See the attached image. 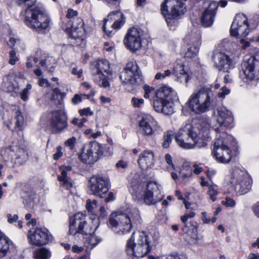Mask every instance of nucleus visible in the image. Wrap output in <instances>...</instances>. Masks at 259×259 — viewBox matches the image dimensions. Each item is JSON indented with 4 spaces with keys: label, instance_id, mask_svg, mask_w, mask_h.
Returning <instances> with one entry per match:
<instances>
[{
    "label": "nucleus",
    "instance_id": "1",
    "mask_svg": "<svg viewBox=\"0 0 259 259\" xmlns=\"http://www.w3.org/2000/svg\"><path fill=\"white\" fill-rule=\"evenodd\" d=\"M217 122L219 126L214 130L216 139L213 144V153L217 160L221 163H228L232 157V150L235 147L236 141L226 130L233 126L234 118L231 111L225 107L218 110Z\"/></svg>",
    "mask_w": 259,
    "mask_h": 259
},
{
    "label": "nucleus",
    "instance_id": "2",
    "mask_svg": "<svg viewBox=\"0 0 259 259\" xmlns=\"http://www.w3.org/2000/svg\"><path fill=\"white\" fill-rule=\"evenodd\" d=\"M177 98V93L174 89L165 85L162 86L155 93L153 108L157 112L171 115L174 112V101Z\"/></svg>",
    "mask_w": 259,
    "mask_h": 259
},
{
    "label": "nucleus",
    "instance_id": "3",
    "mask_svg": "<svg viewBox=\"0 0 259 259\" xmlns=\"http://www.w3.org/2000/svg\"><path fill=\"white\" fill-rule=\"evenodd\" d=\"M130 191L136 198L143 200L148 205L155 204L162 198L160 185L153 181L148 182L145 189L141 185L131 184Z\"/></svg>",
    "mask_w": 259,
    "mask_h": 259
},
{
    "label": "nucleus",
    "instance_id": "4",
    "mask_svg": "<svg viewBox=\"0 0 259 259\" xmlns=\"http://www.w3.org/2000/svg\"><path fill=\"white\" fill-rule=\"evenodd\" d=\"M213 100L212 92L209 89L203 88L193 93L190 96L187 104L192 112L200 114L208 111Z\"/></svg>",
    "mask_w": 259,
    "mask_h": 259
},
{
    "label": "nucleus",
    "instance_id": "5",
    "mask_svg": "<svg viewBox=\"0 0 259 259\" xmlns=\"http://www.w3.org/2000/svg\"><path fill=\"white\" fill-rule=\"evenodd\" d=\"M128 254L137 257L146 255L151 249L150 237L145 232L133 233L126 244Z\"/></svg>",
    "mask_w": 259,
    "mask_h": 259
},
{
    "label": "nucleus",
    "instance_id": "6",
    "mask_svg": "<svg viewBox=\"0 0 259 259\" xmlns=\"http://www.w3.org/2000/svg\"><path fill=\"white\" fill-rule=\"evenodd\" d=\"M141 222L139 210L134 208L128 214H112L109 219L108 225L111 228H118L119 231L123 234L129 232L133 225L140 224Z\"/></svg>",
    "mask_w": 259,
    "mask_h": 259
},
{
    "label": "nucleus",
    "instance_id": "7",
    "mask_svg": "<svg viewBox=\"0 0 259 259\" xmlns=\"http://www.w3.org/2000/svg\"><path fill=\"white\" fill-rule=\"evenodd\" d=\"M51 19L45 10L38 7L26 9L25 11V23L29 27L38 31L48 28Z\"/></svg>",
    "mask_w": 259,
    "mask_h": 259
},
{
    "label": "nucleus",
    "instance_id": "8",
    "mask_svg": "<svg viewBox=\"0 0 259 259\" xmlns=\"http://www.w3.org/2000/svg\"><path fill=\"white\" fill-rule=\"evenodd\" d=\"M161 13L168 25L178 17L184 14V3L180 0H165L160 6Z\"/></svg>",
    "mask_w": 259,
    "mask_h": 259
},
{
    "label": "nucleus",
    "instance_id": "9",
    "mask_svg": "<svg viewBox=\"0 0 259 259\" xmlns=\"http://www.w3.org/2000/svg\"><path fill=\"white\" fill-rule=\"evenodd\" d=\"M177 145L184 149L194 148L198 142V135L192 129L190 124H186L181 128L175 136Z\"/></svg>",
    "mask_w": 259,
    "mask_h": 259
},
{
    "label": "nucleus",
    "instance_id": "10",
    "mask_svg": "<svg viewBox=\"0 0 259 259\" xmlns=\"http://www.w3.org/2000/svg\"><path fill=\"white\" fill-rule=\"evenodd\" d=\"M102 154V145L96 142H90L82 148L79 158L82 162L91 164L97 161Z\"/></svg>",
    "mask_w": 259,
    "mask_h": 259
},
{
    "label": "nucleus",
    "instance_id": "11",
    "mask_svg": "<svg viewBox=\"0 0 259 259\" xmlns=\"http://www.w3.org/2000/svg\"><path fill=\"white\" fill-rule=\"evenodd\" d=\"M140 76L139 67L134 61L126 64L124 69L121 72L120 79L122 83L133 86L136 84Z\"/></svg>",
    "mask_w": 259,
    "mask_h": 259
},
{
    "label": "nucleus",
    "instance_id": "12",
    "mask_svg": "<svg viewBox=\"0 0 259 259\" xmlns=\"http://www.w3.org/2000/svg\"><path fill=\"white\" fill-rule=\"evenodd\" d=\"M29 243L35 246H42L48 244L52 236L46 228H37L34 230H30L27 234Z\"/></svg>",
    "mask_w": 259,
    "mask_h": 259
},
{
    "label": "nucleus",
    "instance_id": "13",
    "mask_svg": "<svg viewBox=\"0 0 259 259\" xmlns=\"http://www.w3.org/2000/svg\"><path fill=\"white\" fill-rule=\"evenodd\" d=\"M142 31L136 27L130 28L123 39L126 48L133 52L140 49L142 46Z\"/></svg>",
    "mask_w": 259,
    "mask_h": 259
},
{
    "label": "nucleus",
    "instance_id": "14",
    "mask_svg": "<svg viewBox=\"0 0 259 259\" xmlns=\"http://www.w3.org/2000/svg\"><path fill=\"white\" fill-rule=\"evenodd\" d=\"M139 132L144 136L153 135L158 126L157 122L149 114H142L138 121Z\"/></svg>",
    "mask_w": 259,
    "mask_h": 259
},
{
    "label": "nucleus",
    "instance_id": "15",
    "mask_svg": "<svg viewBox=\"0 0 259 259\" xmlns=\"http://www.w3.org/2000/svg\"><path fill=\"white\" fill-rule=\"evenodd\" d=\"M249 32L247 18L243 14L237 15L231 26V35L233 36L245 37L248 34Z\"/></svg>",
    "mask_w": 259,
    "mask_h": 259
},
{
    "label": "nucleus",
    "instance_id": "16",
    "mask_svg": "<svg viewBox=\"0 0 259 259\" xmlns=\"http://www.w3.org/2000/svg\"><path fill=\"white\" fill-rule=\"evenodd\" d=\"M257 58L258 56H251L242 63L243 75L248 80L259 79V59Z\"/></svg>",
    "mask_w": 259,
    "mask_h": 259
},
{
    "label": "nucleus",
    "instance_id": "17",
    "mask_svg": "<svg viewBox=\"0 0 259 259\" xmlns=\"http://www.w3.org/2000/svg\"><path fill=\"white\" fill-rule=\"evenodd\" d=\"M109 181L108 178L94 176L89 181V189L91 193L100 197L109 190Z\"/></svg>",
    "mask_w": 259,
    "mask_h": 259
},
{
    "label": "nucleus",
    "instance_id": "18",
    "mask_svg": "<svg viewBox=\"0 0 259 259\" xmlns=\"http://www.w3.org/2000/svg\"><path fill=\"white\" fill-rule=\"evenodd\" d=\"M50 125L52 132L55 134L60 133L67 127V117L64 110H59L52 112Z\"/></svg>",
    "mask_w": 259,
    "mask_h": 259
},
{
    "label": "nucleus",
    "instance_id": "19",
    "mask_svg": "<svg viewBox=\"0 0 259 259\" xmlns=\"http://www.w3.org/2000/svg\"><path fill=\"white\" fill-rule=\"evenodd\" d=\"M185 41L191 45L185 53L184 57L186 59L195 58L199 51V47L201 44L200 37L198 33L187 35L185 37Z\"/></svg>",
    "mask_w": 259,
    "mask_h": 259
},
{
    "label": "nucleus",
    "instance_id": "20",
    "mask_svg": "<svg viewBox=\"0 0 259 259\" xmlns=\"http://www.w3.org/2000/svg\"><path fill=\"white\" fill-rule=\"evenodd\" d=\"M216 67L220 71L228 72L232 66V61L229 57L223 52L214 51L211 56Z\"/></svg>",
    "mask_w": 259,
    "mask_h": 259
},
{
    "label": "nucleus",
    "instance_id": "21",
    "mask_svg": "<svg viewBox=\"0 0 259 259\" xmlns=\"http://www.w3.org/2000/svg\"><path fill=\"white\" fill-rule=\"evenodd\" d=\"M109 19H115V22L112 24V28L113 29H119L121 26H123L125 22V18L119 11H115L112 12L108 16L107 19H105L104 21V25L103 28L104 31L109 36H111L114 32L113 30L107 29L106 23Z\"/></svg>",
    "mask_w": 259,
    "mask_h": 259
},
{
    "label": "nucleus",
    "instance_id": "22",
    "mask_svg": "<svg viewBox=\"0 0 259 259\" xmlns=\"http://www.w3.org/2000/svg\"><path fill=\"white\" fill-rule=\"evenodd\" d=\"M218 4L216 2L210 3L202 14L201 21L204 27H209L213 23L217 13Z\"/></svg>",
    "mask_w": 259,
    "mask_h": 259
},
{
    "label": "nucleus",
    "instance_id": "23",
    "mask_svg": "<svg viewBox=\"0 0 259 259\" xmlns=\"http://www.w3.org/2000/svg\"><path fill=\"white\" fill-rule=\"evenodd\" d=\"M138 162L142 170L151 168L155 163L153 152L149 150H144L140 154Z\"/></svg>",
    "mask_w": 259,
    "mask_h": 259
},
{
    "label": "nucleus",
    "instance_id": "24",
    "mask_svg": "<svg viewBox=\"0 0 259 259\" xmlns=\"http://www.w3.org/2000/svg\"><path fill=\"white\" fill-rule=\"evenodd\" d=\"M61 171V175L58 177L59 181L62 182V186L67 189H70L73 187L74 184L72 180L67 177V173L72 170L71 166H62L60 167Z\"/></svg>",
    "mask_w": 259,
    "mask_h": 259
},
{
    "label": "nucleus",
    "instance_id": "25",
    "mask_svg": "<svg viewBox=\"0 0 259 259\" xmlns=\"http://www.w3.org/2000/svg\"><path fill=\"white\" fill-rule=\"evenodd\" d=\"M76 224L78 225L77 236H78L79 235H81L83 236H88V234H91L93 231L94 232L98 228V226H96L93 228L92 224L88 223L85 220V216L84 214L83 217L81 218V222H79L77 220Z\"/></svg>",
    "mask_w": 259,
    "mask_h": 259
},
{
    "label": "nucleus",
    "instance_id": "26",
    "mask_svg": "<svg viewBox=\"0 0 259 259\" xmlns=\"http://www.w3.org/2000/svg\"><path fill=\"white\" fill-rule=\"evenodd\" d=\"M76 224L78 225L77 236H78L79 235H81L83 236H88V234H91L93 231L94 232L98 228V226H96L93 228L92 224L88 223L85 220V216L84 214L83 217L81 218V222H79L77 220Z\"/></svg>",
    "mask_w": 259,
    "mask_h": 259
},
{
    "label": "nucleus",
    "instance_id": "27",
    "mask_svg": "<svg viewBox=\"0 0 259 259\" xmlns=\"http://www.w3.org/2000/svg\"><path fill=\"white\" fill-rule=\"evenodd\" d=\"M248 176L245 170H243L239 167H235L232 169L231 174L230 182L234 188L235 186L240 183L241 181H243Z\"/></svg>",
    "mask_w": 259,
    "mask_h": 259
},
{
    "label": "nucleus",
    "instance_id": "28",
    "mask_svg": "<svg viewBox=\"0 0 259 259\" xmlns=\"http://www.w3.org/2000/svg\"><path fill=\"white\" fill-rule=\"evenodd\" d=\"M69 23L71 24V31L76 33V35L74 34V36L82 38L85 32L83 20L78 18L73 22L69 21Z\"/></svg>",
    "mask_w": 259,
    "mask_h": 259
},
{
    "label": "nucleus",
    "instance_id": "29",
    "mask_svg": "<svg viewBox=\"0 0 259 259\" xmlns=\"http://www.w3.org/2000/svg\"><path fill=\"white\" fill-rule=\"evenodd\" d=\"M251 180L248 176L243 181L235 186L234 189L239 195H243L247 193L251 189Z\"/></svg>",
    "mask_w": 259,
    "mask_h": 259
},
{
    "label": "nucleus",
    "instance_id": "30",
    "mask_svg": "<svg viewBox=\"0 0 259 259\" xmlns=\"http://www.w3.org/2000/svg\"><path fill=\"white\" fill-rule=\"evenodd\" d=\"M83 214L77 213L70 218L69 233L73 236H77L78 232V225L76 224L77 220L81 222V218L83 217Z\"/></svg>",
    "mask_w": 259,
    "mask_h": 259
},
{
    "label": "nucleus",
    "instance_id": "31",
    "mask_svg": "<svg viewBox=\"0 0 259 259\" xmlns=\"http://www.w3.org/2000/svg\"><path fill=\"white\" fill-rule=\"evenodd\" d=\"M2 87L3 90L6 92H13L16 93L19 90V88L16 82L14 79L8 77L4 79Z\"/></svg>",
    "mask_w": 259,
    "mask_h": 259
},
{
    "label": "nucleus",
    "instance_id": "32",
    "mask_svg": "<svg viewBox=\"0 0 259 259\" xmlns=\"http://www.w3.org/2000/svg\"><path fill=\"white\" fill-rule=\"evenodd\" d=\"M94 233V232L93 231L91 234L86 236L85 240L84 243L88 248H93L102 241V239L95 236Z\"/></svg>",
    "mask_w": 259,
    "mask_h": 259
},
{
    "label": "nucleus",
    "instance_id": "33",
    "mask_svg": "<svg viewBox=\"0 0 259 259\" xmlns=\"http://www.w3.org/2000/svg\"><path fill=\"white\" fill-rule=\"evenodd\" d=\"M8 45L10 47L13 49L16 52L23 51L25 49V45L19 39H16L13 37H10Z\"/></svg>",
    "mask_w": 259,
    "mask_h": 259
},
{
    "label": "nucleus",
    "instance_id": "34",
    "mask_svg": "<svg viewBox=\"0 0 259 259\" xmlns=\"http://www.w3.org/2000/svg\"><path fill=\"white\" fill-rule=\"evenodd\" d=\"M94 80L100 87L106 88L110 86L107 78L102 73H97L94 75Z\"/></svg>",
    "mask_w": 259,
    "mask_h": 259
},
{
    "label": "nucleus",
    "instance_id": "35",
    "mask_svg": "<svg viewBox=\"0 0 259 259\" xmlns=\"http://www.w3.org/2000/svg\"><path fill=\"white\" fill-rule=\"evenodd\" d=\"M33 255L36 259H49L51 256V252L49 249L41 247L36 249Z\"/></svg>",
    "mask_w": 259,
    "mask_h": 259
},
{
    "label": "nucleus",
    "instance_id": "36",
    "mask_svg": "<svg viewBox=\"0 0 259 259\" xmlns=\"http://www.w3.org/2000/svg\"><path fill=\"white\" fill-rule=\"evenodd\" d=\"M14 119L15 120V129L19 131H22L24 125V118L20 111L16 110L15 112Z\"/></svg>",
    "mask_w": 259,
    "mask_h": 259
},
{
    "label": "nucleus",
    "instance_id": "37",
    "mask_svg": "<svg viewBox=\"0 0 259 259\" xmlns=\"http://www.w3.org/2000/svg\"><path fill=\"white\" fill-rule=\"evenodd\" d=\"M97 73H102L103 72L107 74L110 73V66L109 62L106 60H99L97 64Z\"/></svg>",
    "mask_w": 259,
    "mask_h": 259
},
{
    "label": "nucleus",
    "instance_id": "38",
    "mask_svg": "<svg viewBox=\"0 0 259 259\" xmlns=\"http://www.w3.org/2000/svg\"><path fill=\"white\" fill-rule=\"evenodd\" d=\"M9 149L13 152L16 151V158H21L26 160L28 158V154L23 149H21L17 146H11Z\"/></svg>",
    "mask_w": 259,
    "mask_h": 259
},
{
    "label": "nucleus",
    "instance_id": "39",
    "mask_svg": "<svg viewBox=\"0 0 259 259\" xmlns=\"http://www.w3.org/2000/svg\"><path fill=\"white\" fill-rule=\"evenodd\" d=\"M175 75V80L180 83L187 85L189 80L191 78V73H185L181 74V73H177V74H174Z\"/></svg>",
    "mask_w": 259,
    "mask_h": 259
},
{
    "label": "nucleus",
    "instance_id": "40",
    "mask_svg": "<svg viewBox=\"0 0 259 259\" xmlns=\"http://www.w3.org/2000/svg\"><path fill=\"white\" fill-rule=\"evenodd\" d=\"M181 178L185 181L186 179L190 178L192 175V170L188 164H184L180 171Z\"/></svg>",
    "mask_w": 259,
    "mask_h": 259
},
{
    "label": "nucleus",
    "instance_id": "41",
    "mask_svg": "<svg viewBox=\"0 0 259 259\" xmlns=\"http://www.w3.org/2000/svg\"><path fill=\"white\" fill-rule=\"evenodd\" d=\"M172 71V74H177V72L181 74L190 73L188 70L185 69L184 63L180 60H177L174 64Z\"/></svg>",
    "mask_w": 259,
    "mask_h": 259
},
{
    "label": "nucleus",
    "instance_id": "42",
    "mask_svg": "<svg viewBox=\"0 0 259 259\" xmlns=\"http://www.w3.org/2000/svg\"><path fill=\"white\" fill-rule=\"evenodd\" d=\"M231 43L227 39H223L220 41L217 46V50L219 52H222L223 51L229 50L230 49Z\"/></svg>",
    "mask_w": 259,
    "mask_h": 259
},
{
    "label": "nucleus",
    "instance_id": "43",
    "mask_svg": "<svg viewBox=\"0 0 259 259\" xmlns=\"http://www.w3.org/2000/svg\"><path fill=\"white\" fill-rule=\"evenodd\" d=\"M172 74V70L166 69L162 72H157L155 75V79L156 80H163Z\"/></svg>",
    "mask_w": 259,
    "mask_h": 259
},
{
    "label": "nucleus",
    "instance_id": "44",
    "mask_svg": "<svg viewBox=\"0 0 259 259\" xmlns=\"http://www.w3.org/2000/svg\"><path fill=\"white\" fill-rule=\"evenodd\" d=\"M172 137V134L171 131H168L165 134L163 137L164 141L162 143V146L164 148H167L169 147L171 142Z\"/></svg>",
    "mask_w": 259,
    "mask_h": 259
},
{
    "label": "nucleus",
    "instance_id": "45",
    "mask_svg": "<svg viewBox=\"0 0 259 259\" xmlns=\"http://www.w3.org/2000/svg\"><path fill=\"white\" fill-rule=\"evenodd\" d=\"M16 3L18 6L25 7L27 9L34 8L33 5L35 3V0H16Z\"/></svg>",
    "mask_w": 259,
    "mask_h": 259
},
{
    "label": "nucleus",
    "instance_id": "46",
    "mask_svg": "<svg viewBox=\"0 0 259 259\" xmlns=\"http://www.w3.org/2000/svg\"><path fill=\"white\" fill-rule=\"evenodd\" d=\"M40 64L42 67H48L56 64L55 59L52 57L48 56L45 60H41Z\"/></svg>",
    "mask_w": 259,
    "mask_h": 259
},
{
    "label": "nucleus",
    "instance_id": "47",
    "mask_svg": "<svg viewBox=\"0 0 259 259\" xmlns=\"http://www.w3.org/2000/svg\"><path fill=\"white\" fill-rule=\"evenodd\" d=\"M209 196V199L212 201H214L217 199V195L218 194L217 190L214 188V186L209 185L208 188V191L207 192Z\"/></svg>",
    "mask_w": 259,
    "mask_h": 259
},
{
    "label": "nucleus",
    "instance_id": "48",
    "mask_svg": "<svg viewBox=\"0 0 259 259\" xmlns=\"http://www.w3.org/2000/svg\"><path fill=\"white\" fill-rule=\"evenodd\" d=\"M19 61V58L16 55L15 50H11L9 53V63L11 65H14Z\"/></svg>",
    "mask_w": 259,
    "mask_h": 259
},
{
    "label": "nucleus",
    "instance_id": "49",
    "mask_svg": "<svg viewBox=\"0 0 259 259\" xmlns=\"http://www.w3.org/2000/svg\"><path fill=\"white\" fill-rule=\"evenodd\" d=\"M32 86L30 84H28L26 87L22 92L20 97L21 99L23 101H26L28 99V96L29 93V91L31 89Z\"/></svg>",
    "mask_w": 259,
    "mask_h": 259
},
{
    "label": "nucleus",
    "instance_id": "50",
    "mask_svg": "<svg viewBox=\"0 0 259 259\" xmlns=\"http://www.w3.org/2000/svg\"><path fill=\"white\" fill-rule=\"evenodd\" d=\"M97 207V201L95 200L91 201L90 199L87 200L86 208L90 212H92L93 210Z\"/></svg>",
    "mask_w": 259,
    "mask_h": 259
},
{
    "label": "nucleus",
    "instance_id": "51",
    "mask_svg": "<svg viewBox=\"0 0 259 259\" xmlns=\"http://www.w3.org/2000/svg\"><path fill=\"white\" fill-rule=\"evenodd\" d=\"M222 204L226 207H233L236 205V202L234 199L230 197H227L225 200L222 201Z\"/></svg>",
    "mask_w": 259,
    "mask_h": 259
},
{
    "label": "nucleus",
    "instance_id": "52",
    "mask_svg": "<svg viewBox=\"0 0 259 259\" xmlns=\"http://www.w3.org/2000/svg\"><path fill=\"white\" fill-rule=\"evenodd\" d=\"M38 59L36 57H28L26 62V66L27 68H31L33 67V63H37Z\"/></svg>",
    "mask_w": 259,
    "mask_h": 259
},
{
    "label": "nucleus",
    "instance_id": "53",
    "mask_svg": "<svg viewBox=\"0 0 259 259\" xmlns=\"http://www.w3.org/2000/svg\"><path fill=\"white\" fill-rule=\"evenodd\" d=\"M133 105L135 108H140L143 104L144 101L143 99L134 97L132 99Z\"/></svg>",
    "mask_w": 259,
    "mask_h": 259
},
{
    "label": "nucleus",
    "instance_id": "54",
    "mask_svg": "<svg viewBox=\"0 0 259 259\" xmlns=\"http://www.w3.org/2000/svg\"><path fill=\"white\" fill-rule=\"evenodd\" d=\"M76 139L74 137L68 139L65 142V145L69 147L70 149H73L74 148V144L76 142Z\"/></svg>",
    "mask_w": 259,
    "mask_h": 259
},
{
    "label": "nucleus",
    "instance_id": "55",
    "mask_svg": "<svg viewBox=\"0 0 259 259\" xmlns=\"http://www.w3.org/2000/svg\"><path fill=\"white\" fill-rule=\"evenodd\" d=\"M195 212L192 211L188 213H186L184 215L181 216V220L184 224H185L189 219L193 218L195 217Z\"/></svg>",
    "mask_w": 259,
    "mask_h": 259
},
{
    "label": "nucleus",
    "instance_id": "56",
    "mask_svg": "<svg viewBox=\"0 0 259 259\" xmlns=\"http://www.w3.org/2000/svg\"><path fill=\"white\" fill-rule=\"evenodd\" d=\"M144 90L145 91V93L144 95V97L145 98L147 99L150 97V94L153 91L154 89L152 87H150L148 85H144L143 87Z\"/></svg>",
    "mask_w": 259,
    "mask_h": 259
},
{
    "label": "nucleus",
    "instance_id": "57",
    "mask_svg": "<svg viewBox=\"0 0 259 259\" xmlns=\"http://www.w3.org/2000/svg\"><path fill=\"white\" fill-rule=\"evenodd\" d=\"M230 93V90L226 88L225 87H223L221 89V92L218 94L219 98H224L225 96Z\"/></svg>",
    "mask_w": 259,
    "mask_h": 259
},
{
    "label": "nucleus",
    "instance_id": "58",
    "mask_svg": "<svg viewBox=\"0 0 259 259\" xmlns=\"http://www.w3.org/2000/svg\"><path fill=\"white\" fill-rule=\"evenodd\" d=\"M79 113L80 115L81 116H92L93 115V112L91 111V109L90 108H84L83 109H81L79 110Z\"/></svg>",
    "mask_w": 259,
    "mask_h": 259
},
{
    "label": "nucleus",
    "instance_id": "59",
    "mask_svg": "<svg viewBox=\"0 0 259 259\" xmlns=\"http://www.w3.org/2000/svg\"><path fill=\"white\" fill-rule=\"evenodd\" d=\"M193 167L194 168L193 172L195 175H199L203 170V168L201 166H200L199 164L196 163L194 164Z\"/></svg>",
    "mask_w": 259,
    "mask_h": 259
},
{
    "label": "nucleus",
    "instance_id": "60",
    "mask_svg": "<svg viewBox=\"0 0 259 259\" xmlns=\"http://www.w3.org/2000/svg\"><path fill=\"white\" fill-rule=\"evenodd\" d=\"M8 222L10 223L16 222L18 220V216L17 214L12 215L11 214L9 213L7 214Z\"/></svg>",
    "mask_w": 259,
    "mask_h": 259
},
{
    "label": "nucleus",
    "instance_id": "61",
    "mask_svg": "<svg viewBox=\"0 0 259 259\" xmlns=\"http://www.w3.org/2000/svg\"><path fill=\"white\" fill-rule=\"evenodd\" d=\"M61 150L62 147L61 146L57 147V152L53 155V158L55 160H58L62 156L63 153Z\"/></svg>",
    "mask_w": 259,
    "mask_h": 259
},
{
    "label": "nucleus",
    "instance_id": "62",
    "mask_svg": "<svg viewBox=\"0 0 259 259\" xmlns=\"http://www.w3.org/2000/svg\"><path fill=\"white\" fill-rule=\"evenodd\" d=\"M78 15L77 11L71 9H69L67 11L66 17L68 18H72L74 17L77 16Z\"/></svg>",
    "mask_w": 259,
    "mask_h": 259
},
{
    "label": "nucleus",
    "instance_id": "63",
    "mask_svg": "<svg viewBox=\"0 0 259 259\" xmlns=\"http://www.w3.org/2000/svg\"><path fill=\"white\" fill-rule=\"evenodd\" d=\"M39 85L41 87L45 85L46 87H50L51 84L49 82L47 79L40 78L39 79Z\"/></svg>",
    "mask_w": 259,
    "mask_h": 259
},
{
    "label": "nucleus",
    "instance_id": "64",
    "mask_svg": "<svg viewBox=\"0 0 259 259\" xmlns=\"http://www.w3.org/2000/svg\"><path fill=\"white\" fill-rule=\"evenodd\" d=\"M252 209L255 215L259 218V201L254 205Z\"/></svg>",
    "mask_w": 259,
    "mask_h": 259
}]
</instances>
